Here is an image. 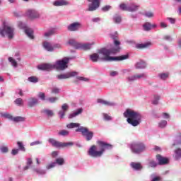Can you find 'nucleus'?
Returning <instances> with one entry per match:
<instances>
[{"mask_svg":"<svg viewBox=\"0 0 181 181\" xmlns=\"http://www.w3.org/2000/svg\"><path fill=\"white\" fill-rule=\"evenodd\" d=\"M1 117H4V118H7L8 119H11V120L13 119V117L8 113H1Z\"/></svg>","mask_w":181,"mask_h":181,"instance_id":"4c0bfd02","label":"nucleus"},{"mask_svg":"<svg viewBox=\"0 0 181 181\" xmlns=\"http://www.w3.org/2000/svg\"><path fill=\"white\" fill-rule=\"evenodd\" d=\"M146 75L145 74L134 75L128 78L129 81H135V80H139L141 78H145Z\"/></svg>","mask_w":181,"mask_h":181,"instance_id":"a211bd4d","label":"nucleus"},{"mask_svg":"<svg viewBox=\"0 0 181 181\" xmlns=\"http://www.w3.org/2000/svg\"><path fill=\"white\" fill-rule=\"evenodd\" d=\"M97 103H98L99 104H102L103 105H105L106 107H112L113 105H115L114 103L108 102L103 99H98Z\"/></svg>","mask_w":181,"mask_h":181,"instance_id":"412c9836","label":"nucleus"},{"mask_svg":"<svg viewBox=\"0 0 181 181\" xmlns=\"http://www.w3.org/2000/svg\"><path fill=\"white\" fill-rule=\"evenodd\" d=\"M111 54H112L110 52V49L103 48L98 52V54L94 53L90 55V59L92 62L95 63L98 62V59L103 60V62H121L122 60H127V59H129V54L121 55L119 57H110Z\"/></svg>","mask_w":181,"mask_h":181,"instance_id":"f257e3e1","label":"nucleus"},{"mask_svg":"<svg viewBox=\"0 0 181 181\" xmlns=\"http://www.w3.org/2000/svg\"><path fill=\"white\" fill-rule=\"evenodd\" d=\"M110 76H111V77H115V76H118V72L113 71L110 72Z\"/></svg>","mask_w":181,"mask_h":181,"instance_id":"052dcab7","label":"nucleus"},{"mask_svg":"<svg viewBox=\"0 0 181 181\" xmlns=\"http://www.w3.org/2000/svg\"><path fill=\"white\" fill-rule=\"evenodd\" d=\"M124 117L127 119L128 124L132 125V127H138L141 124V119L142 116L139 112H135L131 109H127L124 112Z\"/></svg>","mask_w":181,"mask_h":181,"instance_id":"7ed1b4c3","label":"nucleus"},{"mask_svg":"<svg viewBox=\"0 0 181 181\" xmlns=\"http://www.w3.org/2000/svg\"><path fill=\"white\" fill-rule=\"evenodd\" d=\"M163 117L167 119H169L170 117V116L166 112L163 113Z\"/></svg>","mask_w":181,"mask_h":181,"instance_id":"338daca9","label":"nucleus"},{"mask_svg":"<svg viewBox=\"0 0 181 181\" xmlns=\"http://www.w3.org/2000/svg\"><path fill=\"white\" fill-rule=\"evenodd\" d=\"M103 117H104V119L106 120V121H111L112 119V118L111 117V116L108 115V114L107 113H104L103 114Z\"/></svg>","mask_w":181,"mask_h":181,"instance_id":"49530a36","label":"nucleus"},{"mask_svg":"<svg viewBox=\"0 0 181 181\" xmlns=\"http://www.w3.org/2000/svg\"><path fill=\"white\" fill-rule=\"evenodd\" d=\"M119 8L122 11H127V12H135V11H138L139 6L135 4H131L129 6H127L123 3L119 5Z\"/></svg>","mask_w":181,"mask_h":181,"instance_id":"9b49d317","label":"nucleus"},{"mask_svg":"<svg viewBox=\"0 0 181 181\" xmlns=\"http://www.w3.org/2000/svg\"><path fill=\"white\" fill-rule=\"evenodd\" d=\"M130 166L132 169H134V170H141L142 169V164H141V163L132 162Z\"/></svg>","mask_w":181,"mask_h":181,"instance_id":"4be33fe9","label":"nucleus"},{"mask_svg":"<svg viewBox=\"0 0 181 181\" xmlns=\"http://www.w3.org/2000/svg\"><path fill=\"white\" fill-rule=\"evenodd\" d=\"M68 43L75 49H82V50H90L91 49V44H81L74 40H70Z\"/></svg>","mask_w":181,"mask_h":181,"instance_id":"6e6552de","label":"nucleus"},{"mask_svg":"<svg viewBox=\"0 0 181 181\" xmlns=\"http://www.w3.org/2000/svg\"><path fill=\"white\" fill-rule=\"evenodd\" d=\"M150 46H152V43L151 42H145V43H141V44H136V49H148V47H150Z\"/></svg>","mask_w":181,"mask_h":181,"instance_id":"6ab92c4d","label":"nucleus"},{"mask_svg":"<svg viewBox=\"0 0 181 181\" xmlns=\"http://www.w3.org/2000/svg\"><path fill=\"white\" fill-rule=\"evenodd\" d=\"M158 77H160V78L161 80H166V78H169V73H161L158 74Z\"/></svg>","mask_w":181,"mask_h":181,"instance_id":"c756f323","label":"nucleus"},{"mask_svg":"<svg viewBox=\"0 0 181 181\" xmlns=\"http://www.w3.org/2000/svg\"><path fill=\"white\" fill-rule=\"evenodd\" d=\"M81 112H83V109L81 108L78 109L76 112L69 115V119H71V118H74V117H77V115H80Z\"/></svg>","mask_w":181,"mask_h":181,"instance_id":"bb28decb","label":"nucleus"},{"mask_svg":"<svg viewBox=\"0 0 181 181\" xmlns=\"http://www.w3.org/2000/svg\"><path fill=\"white\" fill-rule=\"evenodd\" d=\"M149 166L151 168H156V166H158V163H156V162H155L153 160H151L149 162Z\"/></svg>","mask_w":181,"mask_h":181,"instance_id":"de8ad7c7","label":"nucleus"},{"mask_svg":"<svg viewBox=\"0 0 181 181\" xmlns=\"http://www.w3.org/2000/svg\"><path fill=\"white\" fill-rule=\"evenodd\" d=\"M62 110L66 112L69 110V105L66 103L62 105Z\"/></svg>","mask_w":181,"mask_h":181,"instance_id":"8fccbe9b","label":"nucleus"},{"mask_svg":"<svg viewBox=\"0 0 181 181\" xmlns=\"http://www.w3.org/2000/svg\"><path fill=\"white\" fill-rule=\"evenodd\" d=\"M38 98H40V100H42V101H45L46 100V95L44 93L42 92L39 93Z\"/></svg>","mask_w":181,"mask_h":181,"instance_id":"a18cd8bd","label":"nucleus"},{"mask_svg":"<svg viewBox=\"0 0 181 181\" xmlns=\"http://www.w3.org/2000/svg\"><path fill=\"white\" fill-rule=\"evenodd\" d=\"M111 8V6H105L103 8H102V10L103 12H107V11H110V8Z\"/></svg>","mask_w":181,"mask_h":181,"instance_id":"4d7b16f0","label":"nucleus"},{"mask_svg":"<svg viewBox=\"0 0 181 181\" xmlns=\"http://www.w3.org/2000/svg\"><path fill=\"white\" fill-rule=\"evenodd\" d=\"M43 47L47 50V52H53L54 47L50 42H43Z\"/></svg>","mask_w":181,"mask_h":181,"instance_id":"5701e85b","label":"nucleus"},{"mask_svg":"<svg viewBox=\"0 0 181 181\" xmlns=\"http://www.w3.org/2000/svg\"><path fill=\"white\" fill-rule=\"evenodd\" d=\"M180 156H181V149L177 148L175 151V159H180Z\"/></svg>","mask_w":181,"mask_h":181,"instance_id":"f704fd0d","label":"nucleus"},{"mask_svg":"<svg viewBox=\"0 0 181 181\" xmlns=\"http://www.w3.org/2000/svg\"><path fill=\"white\" fill-rule=\"evenodd\" d=\"M39 103V100L36 98H30L28 99V107L30 108H32L33 107H35V105H37Z\"/></svg>","mask_w":181,"mask_h":181,"instance_id":"aec40b11","label":"nucleus"},{"mask_svg":"<svg viewBox=\"0 0 181 181\" xmlns=\"http://www.w3.org/2000/svg\"><path fill=\"white\" fill-rule=\"evenodd\" d=\"M168 125V122L166 120H163L158 123L159 128H165Z\"/></svg>","mask_w":181,"mask_h":181,"instance_id":"e433bc0d","label":"nucleus"},{"mask_svg":"<svg viewBox=\"0 0 181 181\" xmlns=\"http://www.w3.org/2000/svg\"><path fill=\"white\" fill-rule=\"evenodd\" d=\"M160 26L162 28V29H166V28H168V24H166L165 22H160Z\"/></svg>","mask_w":181,"mask_h":181,"instance_id":"603ef678","label":"nucleus"},{"mask_svg":"<svg viewBox=\"0 0 181 181\" xmlns=\"http://www.w3.org/2000/svg\"><path fill=\"white\" fill-rule=\"evenodd\" d=\"M160 97L159 95H154V100H153V104L154 105H158Z\"/></svg>","mask_w":181,"mask_h":181,"instance_id":"79ce46f5","label":"nucleus"},{"mask_svg":"<svg viewBox=\"0 0 181 181\" xmlns=\"http://www.w3.org/2000/svg\"><path fill=\"white\" fill-rule=\"evenodd\" d=\"M49 142L55 148H66L67 146H73V145H74L73 142L62 143L54 140V139H49Z\"/></svg>","mask_w":181,"mask_h":181,"instance_id":"9d476101","label":"nucleus"},{"mask_svg":"<svg viewBox=\"0 0 181 181\" xmlns=\"http://www.w3.org/2000/svg\"><path fill=\"white\" fill-rule=\"evenodd\" d=\"M15 104H16V105H23V100L21 98H17L15 100Z\"/></svg>","mask_w":181,"mask_h":181,"instance_id":"ea45409f","label":"nucleus"},{"mask_svg":"<svg viewBox=\"0 0 181 181\" xmlns=\"http://www.w3.org/2000/svg\"><path fill=\"white\" fill-rule=\"evenodd\" d=\"M81 28V24L78 22H75L71 24H70L68 27L67 29L69 30V32H76L78 30Z\"/></svg>","mask_w":181,"mask_h":181,"instance_id":"2eb2a0df","label":"nucleus"},{"mask_svg":"<svg viewBox=\"0 0 181 181\" xmlns=\"http://www.w3.org/2000/svg\"><path fill=\"white\" fill-rule=\"evenodd\" d=\"M28 81L30 83H37L39 81V79L36 76H31L28 78Z\"/></svg>","mask_w":181,"mask_h":181,"instance_id":"58836bf2","label":"nucleus"},{"mask_svg":"<svg viewBox=\"0 0 181 181\" xmlns=\"http://www.w3.org/2000/svg\"><path fill=\"white\" fill-rule=\"evenodd\" d=\"M135 68L137 69H146V63L144 61L140 60L135 64Z\"/></svg>","mask_w":181,"mask_h":181,"instance_id":"b1692460","label":"nucleus"},{"mask_svg":"<svg viewBox=\"0 0 181 181\" xmlns=\"http://www.w3.org/2000/svg\"><path fill=\"white\" fill-rule=\"evenodd\" d=\"M145 16H146L147 18H153V13L152 12L145 13Z\"/></svg>","mask_w":181,"mask_h":181,"instance_id":"5fc2aeb1","label":"nucleus"},{"mask_svg":"<svg viewBox=\"0 0 181 181\" xmlns=\"http://www.w3.org/2000/svg\"><path fill=\"white\" fill-rule=\"evenodd\" d=\"M14 30L12 27L6 25V23L3 22V29L0 28V35L3 37H5V36H7L8 39H13V34Z\"/></svg>","mask_w":181,"mask_h":181,"instance_id":"20e7f679","label":"nucleus"},{"mask_svg":"<svg viewBox=\"0 0 181 181\" xmlns=\"http://www.w3.org/2000/svg\"><path fill=\"white\" fill-rule=\"evenodd\" d=\"M25 33L30 39H35V36H33V30H32V28H26L25 29Z\"/></svg>","mask_w":181,"mask_h":181,"instance_id":"393cba45","label":"nucleus"},{"mask_svg":"<svg viewBox=\"0 0 181 181\" xmlns=\"http://www.w3.org/2000/svg\"><path fill=\"white\" fill-rule=\"evenodd\" d=\"M48 101H49V103H56V101H57V98L56 97H52V98H48Z\"/></svg>","mask_w":181,"mask_h":181,"instance_id":"3c124183","label":"nucleus"},{"mask_svg":"<svg viewBox=\"0 0 181 181\" xmlns=\"http://www.w3.org/2000/svg\"><path fill=\"white\" fill-rule=\"evenodd\" d=\"M77 74H78L77 72L71 71V72H68L66 74L57 75V77L58 80H67V78H70L71 77H76Z\"/></svg>","mask_w":181,"mask_h":181,"instance_id":"f8f14e48","label":"nucleus"},{"mask_svg":"<svg viewBox=\"0 0 181 181\" xmlns=\"http://www.w3.org/2000/svg\"><path fill=\"white\" fill-rule=\"evenodd\" d=\"M69 64V58H65L62 60L57 61L56 64H53L54 69L56 70H66L67 69Z\"/></svg>","mask_w":181,"mask_h":181,"instance_id":"1a4fd4ad","label":"nucleus"},{"mask_svg":"<svg viewBox=\"0 0 181 181\" xmlns=\"http://www.w3.org/2000/svg\"><path fill=\"white\" fill-rule=\"evenodd\" d=\"M60 90L57 88H54L52 90V94H59Z\"/></svg>","mask_w":181,"mask_h":181,"instance_id":"6e6d98bb","label":"nucleus"},{"mask_svg":"<svg viewBox=\"0 0 181 181\" xmlns=\"http://www.w3.org/2000/svg\"><path fill=\"white\" fill-rule=\"evenodd\" d=\"M54 6H63L64 5H67V1L64 0H58L53 3Z\"/></svg>","mask_w":181,"mask_h":181,"instance_id":"a878e982","label":"nucleus"},{"mask_svg":"<svg viewBox=\"0 0 181 181\" xmlns=\"http://www.w3.org/2000/svg\"><path fill=\"white\" fill-rule=\"evenodd\" d=\"M167 21H169L170 23H172L173 25L176 23V19L173 18H167Z\"/></svg>","mask_w":181,"mask_h":181,"instance_id":"864d4df0","label":"nucleus"},{"mask_svg":"<svg viewBox=\"0 0 181 181\" xmlns=\"http://www.w3.org/2000/svg\"><path fill=\"white\" fill-rule=\"evenodd\" d=\"M32 163H33V161H32V158H28L27 160V165L28 166H30V165H32Z\"/></svg>","mask_w":181,"mask_h":181,"instance_id":"69168bd1","label":"nucleus"},{"mask_svg":"<svg viewBox=\"0 0 181 181\" xmlns=\"http://www.w3.org/2000/svg\"><path fill=\"white\" fill-rule=\"evenodd\" d=\"M17 144L18 146L20 151H23V152H25V146H23V144H22V142L21 141H18Z\"/></svg>","mask_w":181,"mask_h":181,"instance_id":"a19ab883","label":"nucleus"},{"mask_svg":"<svg viewBox=\"0 0 181 181\" xmlns=\"http://www.w3.org/2000/svg\"><path fill=\"white\" fill-rule=\"evenodd\" d=\"M39 144H40V141H37L32 142V143L30 144V146H33V145H39Z\"/></svg>","mask_w":181,"mask_h":181,"instance_id":"774afa93","label":"nucleus"},{"mask_svg":"<svg viewBox=\"0 0 181 181\" xmlns=\"http://www.w3.org/2000/svg\"><path fill=\"white\" fill-rule=\"evenodd\" d=\"M146 149V146L142 142L133 143L131 145V150L133 153H141Z\"/></svg>","mask_w":181,"mask_h":181,"instance_id":"423d86ee","label":"nucleus"},{"mask_svg":"<svg viewBox=\"0 0 181 181\" xmlns=\"http://www.w3.org/2000/svg\"><path fill=\"white\" fill-rule=\"evenodd\" d=\"M59 135H61L62 136H66V135H69V131L62 130L59 132Z\"/></svg>","mask_w":181,"mask_h":181,"instance_id":"c03bdc74","label":"nucleus"},{"mask_svg":"<svg viewBox=\"0 0 181 181\" xmlns=\"http://www.w3.org/2000/svg\"><path fill=\"white\" fill-rule=\"evenodd\" d=\"M80 123H69L66 125V128H68V129H71L73 128H80Z\"/></svg>","mask_w":181,"mask_h":181,"instance_id":"cd10ccee","label":"nucleus"},{"mask_svg":"<svg viewBox=\"0 0 181 181\" xmlns=\"http://www.w3.org/2000/svg\"><path fill=\"white\" fill-rule=\"evenodd\" d=\"M18 153H19V149H13L11 151V154L13 156L18 155Z\"/></svg>","mask_w":181,"mask_h":181,"instance_id":"bf43d9fd","label":"nucleus"},{"mask_svg":"<svg viewBox=\"0 0 181 181\" xmlns=\"http://www.w3.org/2000/svg\"><path fill=\"white\" fill-rule=\"evenodd\" d=\"M42 112H44V114H46V115H47L48 117H53V115H54V112H53V110H44Z\"/></svg>","mask_w":181,"mask_h":181,"instance_id":"473e14b6","label":"nucleus"},{"mask_svg":"<svg viewBox=\"0 0 181 181\" xmlns=\"http://www.w3.org/2000/svg\"><path fill=\"white\" fill-rule=\"evenodd\" d=\"M110 37L114 40V46L112 49H109L112 54H117L121 52V42L118 41V33L110 34Z\"/></svg>","mask_w":181,"mask_h":181,"instance_id":"39448f33","label":"nucleus"},{"mask_svg":"<svg viewBox=\"0 0 181 181\" xmlns=\"http://www.w3.org/2000/svg\"><path fill=\"white\" fill-rule=\"evenodd\" d=\"M59 115H60V118H64V115L66 114V112H64V110L63 111H60L59 112Z\"/></svg>","mask_w":181,"mask_h":181,"instance_id":"680f3d73","label":"nucleus"},{"mask_svg":"<svg viewBox=\"0 0 181 181\" xmlns=\"http://www.w3.org/2000/svg\"><path fill=\"white\" fill-rule=\"evenodd\" d=\"M55 163L62 166V165L64 164V159L63 158H58L56 159Z\"/></svg>","mask_w":181,"mask_h":181,"instance_id":"c9c22d12","label":"nucleus"},{"mask_svg":"<svg viewBox=\"0 0 181 181\" xmlns=\"http://www.w3.org/2000/svg\"><path fill=\"white\" fill-rule=\"evenodd\" d=\"M77 80H81V81H87V78L83 77V76H78Z\"/></svg>","mask_w":181,"mask_h":181,"instance_id":"e2e57ef3","label":"nucleus"},{"mask_svg":"<svg viewBox=\"0 0 181 181\" xmlns=\"http://www.w3.org/2000/svg\"><path fill=\"white\" fill-rule=\"evenodd\" d=\"M98 146L93 145L88 150V153L92 158H100L107 150L112 148V144H108L101 140L96 141Z\"/></svg>","mask_w":181,"mask_h":181,"instance_id":"f03ea898","label":"nucleus"},{"mask_svg":"<svg viewBox=\"0 0 181 181\" xmlns=\"http://www.w3.org/2000/svg\"><path fill=\"white\" fill-rule=\"evenodd\" d=\"M54 166H56V163H52L47 166V168L52 169V168H54Z\"/></svg>","mask_w":181,"mask_h":181,"instance_id":"13d9d810","label":"nucleus"},{"mask_svg":"<svg viewBox=\"0 0 181 181\" xmlns=\"http://www.w3.org/2000/svg\"><path fill=\"white\" fill-rule=\"evenodd\" d=\"M52 35H54V30H50L47 33H45V36L46 37H49L52 36Z\"/></svg>","mask_w":181,"mask_h":181,"instance_id":"37998d69","label":"nucleus"},{"mask_svg":"<svg viewBox=\"0 0 181 181\" xmlns=\"http://www.w3.org/2000/svg\"><path fill=\"white\" fill-rule=\"evenodd\" d=\"M26 15L30 19H36L37 18H39V16H40V15L39 14V13H37V11H36V10H28V11L26 12Z\"/></svg>","mask_w":181,"mask_h":181,"instance_id":"dca6fc26","label":"nucleus"},{"mask_svg":"<svg viewBox=\"0 0 181 181\" xmlns=\"http://www.w3.org/2000/svg\"><path fill=\"white\" fill-rule=\"evenodd\" d=\"M8 151H9V148H8V147L6 146H3L1 148V151L2 152V153H7Z\"/></svg>","mask_w":181,"mask_h":181,"instance_id":"09e8293b","label":"nucleus"},{"mask_svg":"<svg viewBox=\"0 0 181 181\" xmlns=\"http://www.w3.org/2000/svg\"><path fill=\"white\" fill-rule=\"evenodd\" d=\"M13 121H14V122H23L25 117L21 116L13 117Z\"/></svg>","mask_w":181,"mask_h":181,"instance_id":"7c9ffc66","label":"nucleus"},{"mask_svg":"<svg viewBox=\"0 0 181 181\" xmlns=\"http://www.w3.org/2000/svg\"><path fill=\"white\" fill-rule=\"evenodd\" d=\"M52 47H54V49H60V47H62V45L60 44H55L52 46Z\"/></svg>","mask_w":181,"mask_h":181,"instance_id":"0e129e2a","label":"nucleus"},{"mask_svg":"<svg viewBox=\"0 0 181 181\" xmlns=\"http://www.w3.org/2000/svg\"><path fill=\"white\" fill-rule=\"evenodd\" d=\"M8 62L11 64L13 67H18V62H16V60H15V59H13L12 57H8Z\"/></svg>","mask_w":181,"mask_h":181,"instance_id":"72a5a7b5","label":"nucleus"},{"mask_svg":"<svg viewBox=\"0 0 181 181\" xmlns=\"http://www.w3.org/2000/svg\"><path fill=\"white\" fill-rule=\"evenodd\" d=\"M144 30H146V32H149L152 29V24L151 23H145L143 25Z\"/></svg>","mask_w":181,"mask_h":181,"instance_id":"c85d7f7f","label":"nucleus"},{"mask_svg":"<svg viewBox=\"0 0 181 181\" xmlns=\"http://www.w3.org/2000/svg\"><path fill=\"white\" fill-rule=\"evenodd\" d=\"M156 160L158 162V165H166L169 163V159H168V158L163 157L159 154L156 156Z\"/></svg>","mask_w":181,"mask_h":181,"instance_id":"f3484780","label":"nucleus"},{"mask_svg":"<svg viewBox=\"0 0 181 181\" xmlns=\"http://www.w3.org/2000/svg\"><path fill=\"white\" fill-rule=\"evenodd\" d=\"M54 66L52 64H42L37 66L38 70H42L43 71H50L53 70Z\"/></svg>","mask_w":181,"mask_h":181,"instance_id":"ddd939ff","label":"nucleus"},{"mask_svg":"<svg viewBox=\"0 0 181 181\" xmlns=\"http://www.w3.org/2000/svg\"><path fill=\"white\" fill-rule=\"evenodd\" d=\"M88 2H91L88 6L89 11H95L97 8L100 7V0H88Z\"/></svg>","mask_w":181,"mask_h":181,"instance_id":"4468645a","label":"nucleus"},{"mask_svg":"<svg viewBox=\"0 0 181 181\" xmlns=\"http://www.w3.org/2000/svg\"><path fill=\"white\" fill-rule=\"evenodd\" d=\"M113 21L115 23H121L122 18L120 16L116 15L113 17Z\"/></svg>","mask_w":181,"mask_h":181,"instance_id":"2f4dec72","label":"nucleus"},{"mask_svg":"<svg viewBox=\"0 0 181 181\" xmlns=\"http://www.w3.org/2000/svg\"><path fill=\"white\" fill-rule=\"evenodd\" d=\"M76 132H81L83 136H86V141H91L93 136H94V132L88 130V128L81 127L76 129Z\"/></svg>","mask_w":181,"mask_h":181,"instance_id":"0eeeda50","label":"nucleus"}]
</instances>
